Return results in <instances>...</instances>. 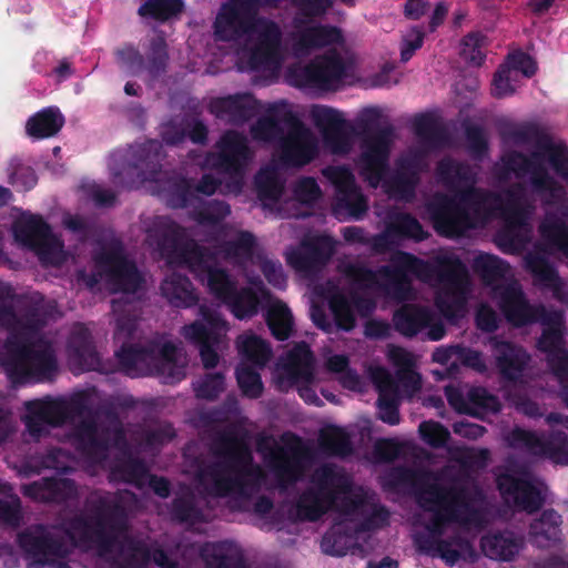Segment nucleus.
<instances>
[{"mask_svg":"<svg viewBox=\"0 0 568 568\" xmlns=\"http://www.w3.org/2000/svg\"><path fill=\"white\" fill-rule=\"evenodd\" d=\"M523 197V186L517 185L516 189L507 191V204L503 209V205L498 210H503V217L505 220V226L521 230L528 225V213L521 206L520 200Z\"/></svg>","mask_w":568,"mask_h":568,"instance_id":"nucleus-58","label":"nucleus"},{"mask_svg":"<svg viewBox=\"0 0 568 568\" xmlns=\"http://www.w3.org/2000/svg\"><path fill=\"white\" fill-rule=\"evenodd\" d=\"M541 236L568 257V225L559 219L546 220L540 225Z\"/></svg>","mask_w":568,"mask_h":568,"instance_id":"nucleus-64","label":"nucleus"},{"mask_svg":"<svg viewBox=\"0 0 568 568\" xmlns=\"http://www.w3.org/2000/svg\"><path fill=\"white\" fill-rule=\"evenodd\" d=\"M491 353L500 378L510 383L523 377L530 362V355L524 347L497 337L491 338Z\"/></svg>","mask_w":568,"mask_h":568,"instance_id":"nucleus-28","label":"nucleus"},{"mask_svg":"<svg viewBox=\"0 0 568 568\" xmlns=\"http://www.w3.org/2000/svg\"><path fill=\"white\" fill-rule=\"evenodd\" d=\"M323 175L334 185L335 215L346 213L355 220L362 219L368 210L367 199L356 184L353 172L346 166H327Z\"/></svg>","mask_w":568,"mask_h":568,"instance_id":"nucleus-20","label":"nucleus"},{"mask_svg":"<svg viewBox=\"0 0 568 568\" xmlns=\"http://www.w3.org/2000/svg\"><path fill=\"white\" fill-rule=\"evenodd\" d=\"M314 481L317 487L306 488L296 503V514L304 521H317L333 507L336 491L332 488L339 493L352 490L351 479L336 471L331 465L317 468L314 473Z\"/></svg>","mask_w":568,"mask_h":568,"instance_id":"nucleus-11","label":"nucleus"},{"mask_svg":"<svg viewBox=\"0 0 568 568\" xmlns=\"http://www.w3.org/2000/svg\"><path fill=\"white\" fill-rule=\"evenodd\" d=\"M144 54L132 42H124L113 51L118 68L130 77L146 73L152 80L164 75L169 67V47L163 34L159 33L148 40L143 47Z\"/></svg>","mask_w":568,"mask_h":568,"instance_id":"nucleus-12","label":"nucleus"},{"mask_svg":"<svg viewBox=\"0 0 568 568\" xmlns=\"http://www.w3.org/2000/svg\"><path fill=\"white\" fill-rule=\"evenodd\" d=\"M283 369L295 384H310L314 381L315 357L306 342L296 343L287 352Z\"/></svg>","mask_w":568,"mask_h":568,"instance_id":"nucleus-36","label":"nucleus"},{"mask_svg":"<svg viewBox=\"0 0 568 568\" xmlns=\"http://www.w3.org/2000/svg\"><path fill=\"white\" fill-rule=\"evenodd\" d=\"M390 266L384 267L385 276L396 284L406 283L407 275H435L442 284L435 297V305L443 316L454 321L463 316L467 303L469 276L466 265L456 255H444L434 265L412 253L398 251L390 258Z\"/></svg>","mask_w":568,"mask_h":568,"instance_id":"nucleus-6","label":"nucleus"},{"mask_svg":"<svg viewBox=\"0 0 568 568\" xmlns=\"http://www.w3.org/2000/svg\"><path fill=\"white\" fill-rule=\"evenodd\" d=\"M22 494L34 501L63 504L77 496V487L69 478L43 477L23 485Z\"/></svg>","mask_w":568,"mask_h":568,"instance_id":"nucleus-33","label":"nucleus"},{"mask_svg":"<svg viewBox=\"0 0 568 568\" xmlns=\"http://www.w3.org/2000/svg\"><path fill=\"white\" fill-rule=\"evenodd\" d=\"M182 9V0H146L138 9V14L164 22L180 13Z\"/></svg>","mask_w":568,"mask_h":568,"instance_id":"nucleus-62","label":"nucleus"},{"mask_svg":"<svg viewBox=\"0 0 568 568\" xmlns=\"http://www.w3.org/2000/svg\"><path fill=\"white\" fill-rule=\"evenodd\" d=\"M282 32L276 22L261 19L256 43L251 48L247 68L253 72H276L281 67Z\"/></svg>","mask_w":568,"mask_h":568,"instance_id":"nucleus-23","label":"nucleus"},{"mask_svg":"<svg viewBox=\"0 0 568 568\" xmlns=\"http://www.w3.org/2000/svg\"><path fill=\"white\" fill-rule=\"evenodd\" d=\"M509 264L500 257L480 253L474 258L473 270L480 276L484 283L494 284L505 277Z\"/></svg>","mask_w":568,"mask_h":568,"instance_id":"nucleus-55","label":"nucleus"},{"mask_svg":"<svg viewBox=\"0 0 568 568\" xmlns=\"http://www.w3.org/2000/svg\"><path fill=\"white\" fill-rule=\"evenodd\" d=\"M467 404L475 414L469 416L480 418L486 413H498L501 408L497 396L490 394L485 387L474 386L467 392Z\"/></svg>","mask_w":568,"mask_h":568,"instance_id":"nucleus-63","label":"nucleus"},{"mask_svg":"<svg viewBox=\"0 0 568 568\" xmlns=\"http://www.w3.org/2000/svg\"><path fill=\"white\" fill-rule=\"evenodd\" d=\"M160 290L163 297L174 307L189 308L199 302V296L190 278L179 273L166 276L161 283Z\"/></svg>","mask_w":568,"mask_h":568,"instance_id":"nucleus-40","label":"nucleus"},{"mask_svg":"<svg viewBox=\"0 0 568 568\" xmlns=\"http://www.w3.org/2000/svg\"><path fill=\"white\" fill-rule=\"evenodd\" d=\"M499 308L506 321L514 327H524L535 323L558 321L556 313L541 304L531 305L520 287L508 286L500 294Z\"/></svg>","mask_w":568,"mask_h":568,"instance_id":"nucleus-22","label":"nucleus"},{"mask_svg":"<svg viewBox=\"0 0 568 568\" xmlns=\"http://www.w3.org/2000/svg\"><path fill=\"white\" fill-rule=\"evenodd\" d=\"M68 529L82 545L94 544L100 557L116 555L131 568H148L151 562V547L126 534V510L118 500L100 498L91 515H75Z\"/></svg>","mask_w":568,"mask_h":568,"instance_id":"nucleus-4","label":"nucleus"},{"mask_svg":"<svg viewBox=\"0 0 568 568\" xmlns=\"http://www.w3.org/2000/svg\"><path fill=\"white\" fill-rule=\"evenodd\" d=\"M148 239L155 244L160 253L170 262L191 267L192 263L201 260L206 246L191 239L186 230L173 220L159 216L148 230Z\"/></svg>","mask_w":568,"mask_h":568,"instance_id":"nucleus-13","label":"nucleus"},{"mask_svg":"<svg viewBox=\"0 0 568 568\" xmlns=\"http://www.w3.org/2000/svg\"><path fill=\"white\" fill-rule=\"evenodd\" d=\"M283 120L287 132L280 142L281 161L290 168H303L317 156V140L293 111H285Z\"/></svg>","mask_w":568,"mask_h":568,"instance_id":"nucleus-17","label":"nucleus"},{"mask_svg":"<svg viewBox=\"0 0 568 568\" xmlns=\"http://www.w3.org/2000/svg\"><path fill=\"white\" fill-rule=\"evenodd\" d=\"M156 187L159 194L172 209H185L196 201V190L191 180L175 172H163L158 178Z\"/></svg>","mask_w":568,"mask_h":568,"instance_id":"nucleus-34","label":"nucleus"},{"mask_svg":"<svg viewBox=\"0 0 568 568\" xmlns=\"http://www.w3.org/2000/svg\"><path fill=\"white\" fill-rule=\"evenodd\" d=\"M200 555L206 568H247L244 557L232 552L226 541L205 544Z\"/></svg>","mask_w":568,"mask_h":568,"instance_id":"nucleus-44","label":"nucleus"},{"mask_svg":"<svg viewBox=\"0 0 568 568\" xmlns=\"http://www.w3.org/2000/svg\"><path fill=\"white\" fill-rule=\"evenodd\" d=\"M252 0H227L222 3L213 22L214 37L219 41H234L255 30L256 14Z\"/></svg>","mask_w":568,"mask_h":568,"instance_id":"nucleus-21","label":"nucleus"},{"mask_svg":"<svg viewBox=\"0 0 568 568\" xmlns=\"http://www.w3.org/2000/svg\"><path fill=\"white\" fill-rule=\"evenodd\" d=\"M525 266L537 285L551 290L556 295L562 288V281L556 266L541 253L532 252L525 256Z\"/></svg>","mask_w":568,"mask_h":568,"instance_id":"nucleus-41","label":"nucleus"},{"mask_svg":"<svg viewBox=\"0 0 568 568\" xmlns=\"http://www.w3.org/2000/svg\"><path fill=\"white\" fill-rule=\"evenodd\" d=\"M216 253L207 247L201 260H196L189 268L194 277L205 283L209 292L223 304L237 287L236 281L225 270L217 267Z\"/></svg>","mask_w":568,"mask_h":568,"instance_id":"nucleus-25","label":"nucleus"},{"mask_svg":"<svg viewBox=\"0 0 568 568\" xmlns=\"http://www.w3.org/2000/svg\"><path fill=\"white\" fill-rule=\"evenodd\" d=\"M372 381L378 392V418L390 426L398 425L400 422V396L397 382L385 367L374 368L372 371Z\"/></svg>","mask_w":568,"mask_h":568,"instance_id":"nucleus-30","label":"nucleus"},{"mask_svg":"<svg viewBox=\"0 0 568 568\" xmlns=\"http://www.w3.org/2000/svg\"><path fill=\"white\" fill-rule=\"evenodd\" d=\"M24 408L23 423L33 440L49 436L51 428L73 424L71 436L77 450L93 463L108 458L109 438L98 435L99 413L89 390H78L68 398L45 396L28 400Z\"/></svg>","mask_w":568,"mask_h":568,"instance_id":"nucleus-3","label":"nucleus"},{"mask_svg":"<svg viewBox=\"0 0 568 568\" xmlns=\"http://www.w3.org/2000/svg\"><path fill=\"white\" fill-rule=\"evenodd\" d=\"M439 182L454 195L439 194L428 205L434 229L439 235L455 237L477 224L488 222L501 206V196L477 187V172L463 161L444 158L436 165Z\"/></svg>","mask_w":568,"mask_h":568,"instance_id":"nucleus-1","label":"nucleus"},{"mask_svg":"<svg viewBox=\"0 0 568 568\" xmlns=\"http://www.w3.org/2000/svg\"><path fill=\"white\" fill-rule=\"evenodd\" d=\"M280 445L273 436H260L256 439V450L275 477L278 486L287 487L302 477L307 449L303 439L292 432L281 435Z\"/></svg>","mask_w":568,"mask_h":568,"instance_id":"nucleus-10","label":"nucleus"},{"mask_svg":"<svg viewBox=\"0 0 568 568\" xmlns=\"http://www.w3.org/2000/svg\"><path fill=\"white\" fill-rule=\"evenodd\" d=\"M354 545V537L344 530L341 523H335L322 538L321 548L324 554L343 557Z\"/></svg>","mask_w":568,"mask_h":568,"instance_id":"nucleus-57","label":"nucleus"},{"mask_svg":"<svg viewBox=\"0 0 568 568\" xmlns=\"http://www.w3.org/2000/svg\"><path fill=\"white\" fill-rule=\"evenodd\" d=\"M480 547L487 557L509 561L519 554L521 542L513 532L506 531L483 537Z\"/></svg>","mask_w":568,"mask_h":568,"instance_id":"nucleus-45","label":"nucleus"},{"mask_svg":"<svg viewBox=\"0 0 568 568\" xmlns=\"http://www.w3.org/2000/svg\"><path fill=\"white\" fill-rule=\"evenodd\" d=\"M253 283L257 291L248 286L236 287L231 297L224 303L237 320L252 318L257 315L263 303L268 304L272 300L271 292L261 280Z\"/></svg>","mask_w":568,"mask_h":568,"instance_id":"nucleus-35","label":"nucleus"},{"mask_svg":"<svg viewBox=\"0 0 568 568\" xmlns=\"http://www.w3.org/2000/svg\"><path fill=\"white\" fill-rule=\"evenodd\" d=\"M546 437L539 436L534 430L515 427L508 435V444L515 449H523L529 455L542 457L545 453Z\"/></svg>","mask_w":568,"mask_h":568,"instance_id":"nucleus-61","label":"nucleus"},{"mask_svg":"<svg viewBox=\"0 0 568 568\" xmlns=\"http://www.w3.org/2000/svg\"><path fill=\"white\" fill-rule=\"evenodd\" d=\"M414 130L416 135L432 148H440L448 142L446 128L439 124L437 120L429 114L416 116Z\"/></svg>","mask_w":568,"mask_h":568,"instance_id":"nucleus-56","label":"nucleus"},{"mask_svg":"<svg viewBox=\"0 0 568 568\" xmlns=\"http://www.w3.org/2000/svg\"><path fill=\"white\" fill-rule=\"evenodd\" d=\"M171 519L179 524L196 525L206 523L205 516L197 507L191 494L176 496L170 507Z\"/></svg>","mask_w":568,"mask_h":568,"instance_id":"nucleus-54","label":"nucleus"},{"mask_svg":"<svg viewBox=\"0 0 568 568\" xmlns=\"http://www.w3.org/2000/svg\"><path fill=\"white\" fill-rule=\"evenodd\" d=\"M64 124V116L58 108H44L31 115L26 123L27 134L36 140L58 134Z\"/></svg>","mask_w":568,"mask_h":568,"instance_id":"nucleus-42","label":"nucleus"},{"mask_svg":"<svg viewBox=\"0 0 568 568\" xmlns=\"http://www.w3.org/2000/svg\"><path fill=\"white\" fill-rule=\"evenodd\" d=\"M311 116L320 129L324 144L335 154H345L352 145L354 132L362 140L361 175L372 186L377 187L389 171V155L395 135L392 124L379 128L382 116L376 108L365 110L356 121L355 129L343 114L326 105H314Z\"/></svg>","mask_w":568,"mask_h":568,"instance_id":"nucleus-2","label":"nucleus"},{"mask_svg":"<svg viewBox=\"0 0 568 568\" xmlns=\"http://www.w3.org/2000/svg\"><path fill=\"white\" fill-rule=\"evenodd\" d=\"M68 348L70 359L80 371H102V359L97 351L93 336L83 324H77L69 337Z\"/></svg>","mask_w":568,"mask_h":568,"instance_id":"nucleus-32","label":"nucleus"},{"mask_svg":"<svg viewBox=\"0 0 568 568\" xmlns=\"http://www.w3.org/2000/svg\"><path fill=\"white\" fill-rule=\"evenodd\" d=\"M214 454L223 460L202 463L195 474L200 485L212 481L206 487L211 496L250 499L260 491L265 475L262 467L254 463L252 450L243 438L234 433L220 435Z\"/></svg>","mask_w":568,"mask_h":568,"instance_id":"nucleus-5","label":"nucleus"},{"mask_svg":"<svg viewBox=\"0 0 568 568\" xmlns=\"http://www.w3.org/2000/svg\"><path fill=\"white\" fill-rule=\"evenodd\" d=\"M12 232L16 241L33 251L42 264L59 266L63 262V245L42 215L23 213L13 223Z\"/></svg>","mask_w":568,"mask_h":568,"instance_id":"nucleus-15","label":"nucleus"},{"mask_svg":"<svg viewBox=\"0 0 568 568\" xmlns=\"http://www.w3.org/2000/svg\"><path fill=\"white\" fill-rule=\"evenodd\" d=\"M460 545L462 540L457 538L440 539L434 536H426L418 539V548L422 552L442 558L449 566L455 565L462 558L460 550L456 548V546Z\"/></svg>","mask_w":568,"mask_h":568,"instance_id":"nucleus-50","label":"nucleus"},{"mask_svg":"<svg viewBox=\"0 0 568 568\" xmlns=\"http://www.w3.org/2000/svg\"><path fill=\"white\" fill-rule=\"evenodd\" d=\"M182 335L187 342L199 348L204 368L212 369L216 367L220 356L215 347L219 345L220 339L212 332L205 329V325L200 320L184 325L182 327Z\"/></svg>","mask_w":568,"mask_h":568,"instance_id":"nucleus-37","label":"nucleus"},{"mask_svg":"<svg viewBox=\"0 0 568 568\" xmlns=\"http://www.w3.org/2000/svg\"><path fill=\"white\" fill-rule=\"evenodd\" d=\"M346 75V64L337 52L315 58L304 67L291 69L292 82L298 88L331 90Z\"/></svg>","mask_w":568,"mask_h":568,"instance_id":"nucleus-18","label":"nucleus"},{"mask_svg":"<svg viewBox=\"0 0 568 568\" xmlns=\"http://www.w3.org/2000/svg\"><path fill=\"white\" fill-rule=\"evenodd\" d=\"M540 160L541 154L539 152H534L531 156H527L520 151H510L501 158L503 170L505 175L514 173L516 178L530 174V184L536 193H552L557 187V182Z\"/></svg>","mask_w":568,"mask_h":568,"instance_id":"nucleus-24","label":"nucleus"},{"mask_svg":"<svg viewBox=\"0 0 568 568\" xmlns=\"http://www.w3.org/2000/svg\"><path fill=\"white\" fill-rule=\"evenodd\" d=\"M0 365L12 383L52 382L59 371L54 348L48 339L20 341L8 336L0 353Z\"/></svg>","mask_w":568,"mask_h":568,"instance_id":"nucleus-7","label":"nucleus"},{"mask_svg":"<svg viewBox=\"0 0 568 568\" xmlns=\"http://www.w3.org/2000/svg\"><path fill=\"white\" fill-rule=\"evenodd\" d=\"M18 542L36 566L54 562L62 551V544L42 527L20 532Z\"/></svg>","mask_w":568,"mask_h":568,"instance_id":"nucleus-31","label":"nucleus"},{"mask_svg":"<svg viewBox=\"0 0 568 568\" xmlns=\"http://www.w3.org/2000/svg\"><path fill=\"white\" fill-rule=\"evenodd\" d=\"M387 230L390 234L404 239H412L416 242L424 241L428 237V233L424 231L420 222L409 213H396L390 217Z\"/></svg>","mask_w":568,"mask_h":568,"instance_id":"nucleus-60","label":"nucleus"},{"mask_svg":"<svg viewBox=\"0 0 568 568\" xmlns=\"http://www.w3.org/2000/svg\"><path fill=\"white\" fill-rule=\"evenodd\" d=\"M497 487L503 496L511 498L517 508L528 514L537 513L545 503L541 490L526 471L520 475L510 473L499 475Z\"/></svg>","mask_w":568,"mask_h":568,"instance_id":"nucleus-26","label":"nucleus"},{"mask_svg":"<svg viewBox=\"0 0 568 568\" xmlns=\"http://www.w3.org/2000/svg\"><path fill=\"white\" fill-rule=\"evenodd\" d=\"M14 297L12 286L0 282V326L8 331V336L32 341L47 326L49 312L43 304L32 302L19 315L12 305Z\"/></svg>","mask_w":568,"mask_h":568,"instance_id":"nucleus-16","label":"nucleus"},{"mask_svg":"<svg viewBox=\"0 0 568 568\" xmlns=\"http://www.w3.org/2000/svg\"><path fill=\"white\" fill-rule=\"evenodd\" d=\"M286 110H278L276 106H272L268 113L260 118L256 124L253 126V133L256 138L265 141L280 140L285 136L284 133V112Z\"/></svg>","mask_w":568,"mask_h":568,"instance_id":"nucleus-59","label":"nucleus"},{"mask_svg":"<svg viewBox=\"0 0 568 568\" xmlns=\"http://www.w3.org/2000/svg\"><path fill=\"white\" fill-rule=\"evenodd\" d=\"M258 102L251 93H235L213 98L209 103V112L231 124H243L258 112Z\"/></svg>","mask_w":568,"mask_h":568,"instance_id":"nucleus-29","label":"nucleus"},{"mask_svg":"<svg viewBox=\"0 0 568 568\" xmlns=\"http://www.w3.org/2000/svg\"><path fill=\"white\" fill-rule=\"evenodd\" d=\"M114 354L120 366L130 376H134V373L144 366L151 367L148 342L144 345L132 342L122 343Z\"/></svg>","mask_w":568,"mask_h":568,"instance_id":"nucleus-52","label":"nucleus"},{"mask_svg":"<svg viewBox=\"0 0 568 568\" xmlns=\"http://www.w3.org/2000/svg\"><path fill=\"white\" fill-rule=\"evenodd\" d=\"M541 154L546 155L555 172L560 175L568 169V148L564 143H554L552 138L539 128L532 141Z\"/></svg>","mask_w":568,"mask_h":568,"instance_id":"nucleus-48","label":"nucleus"},{"mask_svg":"<svg viewBox=\"0 0 568 568\" xmlns=\"http://www.w3.org/2000/svg\"><path fill=\"white\" fill-rule=\"evenodd\" d=\"M219 153L214 166L229 175L242 179L250 160V149L245 135L237 131H226L217 142Z\"/></svg>","mask_w":568,"mask_h":568,"instance_id":"nucleus-27","label":"nucleus"},{"mask_svg":"<svg viewBox=\"0 0 568 568\" xmlns=\"http://www.w3.org/2000/svg\"><path fill=\"white\" fill-rule=\"evenodd\" d=\"M266 324L277 341H286L293 332V315L288 306L277 300L268 303L265 313Z\"/></svg>","mask_w":568,"mask_h":568,"instance_id":"nucleus-51","label":"nucleus"},{"mask_svg":"<svg viewBox=\"0 0 568 568\" xmlns=\"http://www.w3.org/2000/svg\"><path fill=\"white\" fill-rule=\"evenodd\" d=\"M561 516L555 509H546L529 527L530 542L547 549L561 540Z\"/></svg>","mask_w":568,"mask_h":568,"instance_id":"nucleus-39","label":"nucleus"},{"mask_svg":"<svg viewBox=\"0 0 568 568\" xmlns=\"http://www.w3.org/2000/svg\"><path fill=\"white\" fill-rule=\"evenodd\" d=\"M163 144L155 139L134 143L111 154L109 169L112 183L123 189H135L144 182H154L162 175Z\"/></svg>","mask_w":568,"mask_h":568,"instance_id":"nucleus-9","label":"nucleus"},{"mask_svg":"<svg viewBox=\"0 0 568 568\" xmlns=\"http://www.w3.org/2000/svg\"><path fill=\"white\" fill-rule=\"evenodd\" d=\"M395 484H412L416 490V501L424 510L444 508L445 505H459L468 514H478L474 504L484 500V493L478 486L471 488L465 485L453 484L443 486L430 483L434 474L430 471H416L406 467H398L390 474Z\"/></svg>","mask_w":568,"mask_h":568,"instance_id":"nucleus-8","label":"nucleus"},{"mask_svg":"<svg viewBox=\"0 0 568 568\" xmlns=\"http://www.w3.org/2000/svg\"><path fill=\"white\" fill-rule=\"evenodd\" d=\"M110 476L113 479L142 488L149 476V469L143 459L129 456L119 459L111 468Z\"/></svg>","mask_w":568,"mask_h":568,"instance_id":"nucleus-49","label":"nucleus"},{"mask_svg":"<svg viewBox=\"0 0 568 568\" xmlns=\"http://www.w3.org/2000/svg\"><path fill=\"white\" fill-rule=\"evenodd\" d=\"M342 41L343 34L339 28L318 24L300 31L296 45L303 50H312L339 44Z\"/></svg>","mask_w":568,"mask_h":568,"instance_id":"nucleus-46","label":"nucleus"},{"mask_svg":"<svg viewBox=\"0 0 568 568\" xmlns=\"http://www.w3.org/2000/svg\"><path fill=\"white\" fill-rule=\"evenodd\" d=\"M318 445L326 455L334 457L344 458L354 452L351 435L336 425H329L321 429Z\"/></svg>","mask_w":568,"mask_h":568,"instance_id":"nucleus-47","label":"nucleus"},{"mask_svg":"<svg viewBox=\"0 0 568 568\" xmlns=\"http://www.w3.org/2000/svg\"><path fill=\"white\" fill-rule=\"evenodd\" d=\"M101 277L113 293L135 294L142 290L144 277L134 261L125 255L121 242H112L94 256Z\"/></svg>","mask_w":568,"mask_h":568,"instance_id":"nucleus-14","label":"nucleus"},{"mask_svg":"<svg viewBox=\"0 0 568 568\" xmlns=\"http://www.w3.org/2000/svg\"><path fill=\"white\" fill-rule=\"evenodd\" d=\"M559 317L557 322L541 323L545 327L537 341V347L546 354L549 369L559 383L562 402L568 408V349L564 347L561 326L564 316L560 311H549Z\"/></svg>","mask_w":568,"mask_h":568,"instance_id":"nucleus-19","label":"nucleus"},{"mask_svg":"<svg viewBox=\"0 0 568 568\" xmlns=\"http://www.w3.org/2000/svg\"><path fill=\"white\" fill-rule=\"evenodd\" d=\"M236 347L242 359L255 367L263 368L272 358L271 344L253 333L241 334Z\"/></svg>","mask_w":568,"mask_h":568,"instance_id":"nucleus-43","label":"nucleus"},{"mask_svg":"<svg viewBox=\"0 0 568 568\" xmlns=\"http://www.w3.org/2000/svg\"><path fill=\"white\" fill-rule=\"evenodd\" d=\"M434 320V313L426 306L404 304L394 312V328L405 337H414Z\"/></svg>","mask_w":568,"mask_h":568,"instance_id":"nucleus-38","label":"nucleus"},{"mask_svg":"<svg viewBox=\"0 0 568 568\" xmlns=\"http://www.w3.org/2000/svg\"><path fill=\"white\" fill-rule=\"evenodd\" d=\"M433 516L426 525L429 536L439 538L449 523H468L478 514H468L459 505H445L444 508L430 510Z\"/></svg>","mask_w":568,"mask_h":568,"instance_id":"nucleus-53","label":"nucleus"}]
</instances>
